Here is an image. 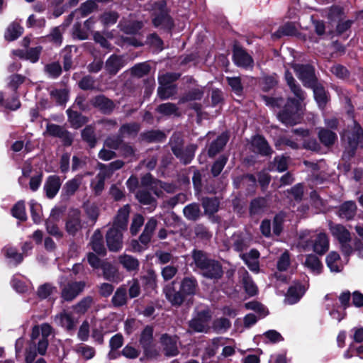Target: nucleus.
<instances>
[{"instance_id": "nucleus-23", "label": "nucleus", "mask_w": 363, "mask_h": 363, "mask_svg": "<svg viewBox=\"0 0 363 363\" xmlns=\"http://www.w3.org/2000/svg\"><path fill=\"white\" fill-rule=\"evenodd\" d=\"M284 79L291 91L295 95V96L301 101H304L306 99V94L301 89V86L296 82L292 73L289 69L285 71Z\"/></svg>"}, {"instance_id": "nucleus-6", "label": "nucleus", "mask_w": 363, "mask_h": 363, "mask_svg": "<svg viewBox=\"0 0 363 363\" xmlns=\"http://www.w3.org/2000/svg\"><path fill=\"white\" fill-rule=\"evenodd\" d=\"M154 328L152 325H146L141 331L139 343L143 349V355L146 359H152L158 356L154 343Z\"/></svg>"}, {"instance_id": "nucleus-45", "label": "nucleus", "mask_w": 363, "mask_h": 363, "mask_svg": "<svg viewBox=\"0 0 363 363\" xmlns=\"http://www.w3.org/2000/svg\"><path fill=\"white\" fill-rule=\"evenodd\" d=\"M140 130V125L138 123H127L122 124L118 130V133L124 138L125 135H136Z\"/></svg>"}, {"instance_id": "nucleus-46", "label": "nucleus", "mask_w": 363, "mask_h": 363, "mask_svg": "<svg viewBox=\"0 0 363 363\" xmlns=\"http://www.w3.org/2000/svg\"><path fill=\"white\" fill-rule=\"evenodd\" d=\"M228 160V156L223 154L220 155L218 158L213 162L211 168V173L213 177H217L220 174Z\"/></svg>"}, {"instance_id": "nucleus-44", "label": "nucleus", "mask_w": 363, "mask_h": 363, "mask_svg": "<svg viewBox=\"0 0 363 363\" xmlns=\"http://www.w3.org/2000/svg\"><path fill=\"white\" fill-rule=\"evenodd\" d=\"M267 201L264 197H257L251 200L249 207L250 216L259 214L266 207Z\"/></svg>"}, {"instance_id": "nucleus-29", "label": "nucleus", "mask_w": 363, "mask_h": 363, "mask_svg": "<svg viewBox=\"0 0 363 363\" xmlns=\"http://www.w3.org/2000/svg\"><path fill=\"white\" fill-rule=\"evenodd\" d=\"M241 283L249 296H255L258 294V288L247 270H244L241 276Z\"/></svg>"}, {"instance_id": "nucleus-63", "label": "nucleus", "mask_w": 363, "mask_h": 363, "mask_svg": "<svg viewBox=\"0 0 363 363\" xmlns=\"http://www.w3.org/2000/svg\"><path fill=\"white\" fill-rule=\"evenodd\" d=\"M287 193L293 196L294 199L300 202L303 200L304 194V185L303 183H298L291 189H287Z\"/></svg>"}, {"instance_id": "nucleus-7", "label": "nucleus", "mask_w": 363, "mask_h": 363, "mask_svg": "<svg viewBox=\"0 0 363 363\" xmlns=\"http://www.w3.org/2000/svg\"><path fill=\"white\" fill-rule=\"evenodd\" d=\"M292 68L305 87H313L318 82L315 69L312 65L295 63L292 65Z\"/></svg>"}, {"instance_id": "nucleus-40", "label": "nucleus", "mask_w": 363, "mask_h": 363, "mask_svg": "<svg viewBox=\"0 0 363 363\" xmlns=\"http://www.w3.org/2000/svg\"><path fill=\"white\" fill-rule=\"evenodd\" d=\"M127 289L125 286H119L115 291L111 303L115 308H120L127 304Z\"/></svg>"}, {"instance_id": "nucleus-4", "label": "nucleus", "mask_w": 363, "mask_h": 363, "mask_svg": "<svg viewBox=\"0 0 363 363\" xmlns=\"http://www.w3.org/2000/svg\"><path fill=\"white\" fill-rule=\"evenodd\" d=\"M340 135L350 158L355 155L359 147H363V128L357 121H354L352 125H348Z\"/></svg>"}, {"instance_id": "nucleus-22", "label": "nucleus", "mask_w": 363, "mask_h": 363, "mask_svg": "<svg viewBox=\"0 0 363 363\" xmlns=\"http://www.w3.org/2000/svg\"><path fill=\"white\" fill-rule=\"evenodd\" d=\"M297 34L298 30L295 23L292 21H288L280 26L275 32L272 33V38L273 40H277L284 36H296Z\"/></svg>"}, {"instance_id": "nucleus-54", "label": "nucleus", "mask_w": 363, "mask_h": 363, "mask_svg": "<svg viewBox=\"0 0 363 363\" xmlns=\"http://www.w3.org/2000/svg\"><path fill=\"white\" fill-rule=\"evenodd\" d=\"M106 334L105 331V327L102 323H100L99 325H94L91 329V337L99 345H103L104 343V335Z\"/></svg>"}, {"instance_id": "nucleus-51", "label": "nucleus", "mask_w": 363, "mask_h": 363, "mask_svg": "<svg viewBox=\"0 0 363 363\" xmlns=\"http://www.w3.org/2000/svg\"><path fill=\"white\" fill-rule=\"evenodd\" d=\"M244 306L247 310L255 311L261 318H264L269 314L268 309L261 302L255 300L245 303Z\"/></svg>"}, {"instance_id": "nucleus-5", "label": "nucleus", "mask_w": 363, "mask_h": 363, "mask_svg": "<svg viewBox=\"0 0 363 363\" xmlns=\"http://www.w3.org/2000/svg\"><path fill=\"white\" fill-rule=\"evenodd\" d=\"M298 99L289 97L283 108L277 113L278 120L286 126H294L302 118L301 102Z\"/></svg>"}, {"instance_id": "nucleus-2", "label": "nucleus", "mask_w": 363, "mask_h": 363, "mask_svg": "<svg viewBox=\"0 0 363 363\" xmlns=\"http://www.w3.org/2000/svg\"><path fill=\"white\" fill-rule=\"evenodd\" d=\"M191 257L203 277L213 282L218 281L223 277L224 271L221 263L218 260L211 258L205 251L194 249L191 251Z\"/></svg>"}, {"instance_id": "nucleus-15", "label": "nucleus", "mask_w": 363, "mask_h": 363, "mask_svg": "<svg viewBox=\"0 0 363 363\" xmlns=\"http://www.w3.org/2000/svg\"><path fill=\"white\" fill-rule=\"evenodd\" d=\"M144 23L142 21L133 19L129 17H123L118 24L119 30L127 35H136L143 28Z\"/></svg>"}, {"instance_id": "nucleus-57", "label": "nucleus", "mask_w": 363, "mask_h": 363, "mask_svg": "<svg viewBox=\"0 0 363 363\" xmlns=\"http://www.w3.org/2000/svg\"><path fill=\"white\" fill-rule=\"evenodd\" d=\"M180 77V73L167 72L166 74L159 77V84L162 86H177L173 83L177 81Z\"/></svg>"}, {"instance_id": "nucleus-11", "label": "nucleus", "mask_w": 363, "mask_h": 363, "mask_svg": "<svg viewBox=\"0 0 363 363\" xmlns=\"http://www.w3.org/2000/svg\"><path fill=\"white\" fill-rule=\"evenodd\" d=\"M90 104L92 108H94L104 116L111 115L116 106L114 101L104 94H99L91 97Z\"/></svg>"}, {"instance_id": "nucleus-58", "label": "nucleus", "mask_w": 363, "mask_h": 363, "mask_svg": "<svg viewBox=\"0 0 363 363\" xmlns=\"http://www.w3.org/2000/svg\"><path fill=\"white\" fill-rule=\"evenodd\" d=\"M228 84L232 91L238 96H241L243 92V85L240 77H228L226 78Z\"/></svg>"}, {"instance_id": "nucleus-41", "label": "nucleus", "mask_w": 363, "mask_h": 363, "mask_svg": "<svg viewBox=\"0 0 363 363\" xmlns=\"http://www.w3.org/2000/svg\"><path fill=\"white\" fill-rule=\"evenodd\" d=\"M305 265L312 272L319 274L322 272L323 265L320 259L314 254L306 255Z\"/></svg>"}, {"instance_id": "nucleus-35", "label": "nucleus", "mask_w": 363, "mask_h": 363, "mask_svg": "<svg viewBox=\"0 0 363 363\" xmlns=\"http://www.w3.org/2000/svg\"><path fill=\"white\" fill-rule=\"evenodd\" d=\"M318 137L320 142L326 147L333 145L337 140V135L335 132L324 128L319 130Z\"/></svg>"}, {"instance_id": "nucleus-56", "label": "nucleus", "mask_w": 363, "mask_h": 363, "mask_svg": "<svg viewBox=\"0 0 363 363\" xmlns=\"http://www.w3.org/2000/svg\"><path fill=\"white\" fill-rule=\"evenodd\" d=\"M177 86H160L157 88V96L161 100L168 99L177 94Z\"/></svg>"}, {"instance_id": "nucleus-31", "label": "nucleus", "mask_w": 363, "mask_h": 363, "mask_svg": "<svg viewBox=\"0 0 363 363\" xmlns=\"http://www.w3.org/2000/svg\"><path fill=\"white\" fill-rule=\"evenodd\" d=\"M142 140L148 143H162L166 138V134L160 130H147L140 134Z\"/></svg>"}, {"instance_id": "nucleus-1", "label": "nucleus", "mask_w": 363, "mask_h": 363, "mask_svg": "<svg viewBox=\"0 0 363 363\" xmlns=\"http://www.w3.org/2000/svg\"><path fill=\"white\" fill-rule=\"evenodd\" d=\"M198 287V281L195 277H184L180 282L174 280L167 284L163 289V293L172 306L179 307L189 298L194 297Z\"/></svg>"}, {"instance_id": "nucleus-8", "label": "nucleus", "mask_w": 363, "mask_h": 363, "mask_svg": "<svg viewBox=\"0 0 363 363\" xmlns=\"http://www.w3.org/2000/svg\"><path fill=\"white\" fill-rule=\"evenodd\" d=\"M232 59L234 64L244 69L252 68L254 60L247 50L240 45L239 41L235 40L232 47Z\"/></svg>"}, {"instance_id": "nucleus-27", "label": "nucleus", "mask_w": 363, "mask_h": 363, "mask_svg": "<svg viewBox=\"0 0 363 363\" xmlns=\"http://www.w3.org/2000/svg\"><path fill=\"white\" fill-rule=\"evenodd\" d=\"M333 236L340 242H351L350 232L342 224H335L330 226Z\"/></svg>"}, {"instance_id": "nucleus-20", "label": "nucleus", "mask_w": 363, "mask_h": 363, "mask_svg": "<svg viewBox=\"0 0 363 363\" xmlns=\"http://www.w3.org/2000/svg\"><path fill=\"white\" fill-rule=\"evenodd\" d=\"M62 185V182L59 176L50 175L48 177L45 184L44 191L48 199H53L58 193Z\"/></svg>"}, {"instance_id": "nucleus-47", "label": "nucleus", "mask_w": 363, "mask_h": 363, "mask_svg": "<svg viewBox=\"0 0 363 363\" xmlns=\"http://www.w3.org/2000/svg\"><path fill=\"white\" fill-rule=\"evenodd\" d=\"M135 198L138 202L143 205H155L157 200L153 197L151 193L145 189H140L135 194Z\"/></svg>"}, {"instance_id": "nucleus-28", "label": "nucleus", "mask_w": 363, "mask_h": 363, "mask_svg": "<svg viewBox=\"0 0 363 363\" xmlns=\"http://www.w3.org/2000/svg\"><path fill=\"white\" fill-rule=\"evenodd\" d=\"M309 89L313 91L314 99L318 107L321 109H324L329 101L325 87L321 84L317 82L314 86L310 87Z\"/></svg>"}, {"instance_id": "nucleus-62", "label": "nucleus", "mask_w": 363, "mask_h": 363, "mask_svg": "<svg viewBox=\"0 0 363 363\" xmlns=\"http://www.w3.org/2000/svg\"><path fill=\"white\" fill-rule=\"evenodd\" d=\"M98 9V4H96V1L94 0H86L83 2L79 8V11L81 13L82 17H86L90 13H91L94 11Z\"/></svg>"}, {"instance_id": "nucleus-37", "label": "nucleus", "mask_w": 363, "mask_h": 363, "mask_svg": "<svg viewBox=\"0 0 363 363\" xmlns=\"http://www.w3.org/2000/svg\"><path fill=\"white\" fill-rule=\"evenodd\" d=\"M23 33V28L18 22H12L6 28L4 38L7 41H13L18 39Z\"/></svg>"}, {"instance_id": "nucleus-12", "label": "nucleus", "mask_w": 363, "mask_h": 363, "mask_svg": "<svg viewBox=\"0 0 363 363\" xmlns=\"http://www.w3.org/2000/svg\"><path fill=\"white\" fill-rule=\"evenodd\" d=\"M178 337L171 335L168 333L162 334L160 337V342L162 347L164 354L166 357H176L179 354V350L177 347Z\"/></svg>"}, {"instance_id": "nucleus-30", "label": "nucleus", "mask_w": 363, "mask_h": 363, "mask_svg": "<svg viewBox=\"0 0 363 363\" xmlns=\"http://www.w3.org/2000/svg\"><path fill=\"white\" fill-rule=\"evenodd\" d=\"M118 262L127 272H138L139 270V260L131 255H121L118 257Z\"/></svg>"}, {"instance_id": "nucleus-16", "label": "nucleus", "mask_w": 363, "mask_h": 363, "mask_svg": "<svg viewBox=\"0 0 363 363\" xmlns=\"http://www.w3.org/2000/svg\"><path fill=\"white\" fill-rule=\"evenodd\" d=\"M250 145L253 147V151L261 156L268 157L273 152L267 139L260 134H256L252 137Z\"/></svg>"}, {"instance_id": "nucleus-33", "label": "nucleus", "mask_w": 363, "mask_h": 363, "mask_svg": "<svg viewBox=\"0 0 363 363\" xmlns=\"http://www.w3.org/2000/svg\"><path fill=\"white\" fill-rule=\"evenodd\" d=\"M82 140L87 143L90 148H94L97 144L95 128L92 125H86L81 131Z\"/></svg>"}, {"instance_id": "nucleus-9", "label": "nucleus", "mask_w": 363, "mask_h": 363, "mask_svg": "<svg viewBox=\"0 0 363 363\" xmlns=\"http://www.w3.org/2000/svg\"><path fill=\"white\" fill-rule=\"evenodd\" d=\"M211 319L212 313L208 308L201 310L189 321V327L195 333H207Z\"/></svg>"}, {"instance_id": "nucleus-25", "label": "nucleus", "mask_w": 363, "mask_h": 363, "mask_svg": "<svg viewBox=\"0 0 363 363\" xmlns=\"http://www.w3.org/2000/svg\"><path fill=\"white\" fill-rule=\"evenodd\" d=\"M357 208V205L354 201H347L340 205L337 214L340 218L350 220L355 216Z\"/></svg>"}, {"instance_id": "nucleus-3", "label": "nucleus", "mask_w": 363, "mask_h": 363, "mask_svg": "<svg viewBox=\"0 0 363 363\" xmlns=\"http://www.w3.org/2000/svg\"><path fill=\"white\" fill-rule=\"evenodd\" d=\"M152 24L155 28H160L167 34H172L175 23L170 15L166 0L155 1L151 6Z\"/></svg>"}, {"instance_id": "nucleus-64", "label": "nucleus", "mask_w": 363, "mask_h": 363, "mask_svg": "<svg viewBox=\"0 0 363 363\" xmlns=\"http://www.w3.org/2000/svg\"><path fill=\"white\" fill-rule=\"evenodd\" d=\"M150 66L146 62L138 63L132 67L131 73L133 75L138 77H143L148 74L150 72Z\"/></svg>"}, {"instance_id": "nucleus-17", "label": "nucleus", "mask_w": 363, "mask_h": 363, "mask_svg": "<svg viewBox=\"0 0 363 363\" xmlns=\"http://www.w3.org/2000/svg\"><path fill=\"white\" fill-rule=\"evenodd\" d=\"M230 133L228 130L223 131L221 134L217 136L209 145L207 155L210 158L214 157L220 153L225 147L230 139Z\"/></svg>"}, {"instance_id": "nucleus-39", "label": "nucleus", "mask_w": 363, "mask_h": 363, "mask_svg": "<svg viewBox=\"0 0 363 363\" xmlns=\"http://www.w3.org/2000/svg\"><path fill=\"white\" fill-rule=\"evenodd\" d=\"M100 269L102 270L104 278L106 280L112 282L117 281L118 279V271L111 262L106 261L103 262Z\"/></svg>"}, {"instance_id": "nucleus-38", "label": "nucleus", "mask_w": 363, "mask_h": 363, "mask_svg": "<svg viewBox=\"0 0 363 363\" xmlns=\"http://www.w3.org/2000/svg\"><path fill=\"white\" fill-rule=\"evenodd\" d=\"M220 202L216 197H203L201 205L204 209V213L208 216H213L219 208Z\"/></svg>"}, {"instance_id": "nucleus-34", "label": "nucleus", "mask_w": 363, "mask_h": 363, "mask_svg": "<svg viewBox=\"0 0 363 363\" xmlns=\"http://www.w3.org/2000/svg\"><path fill=\"white\" fill-rule=\"evenodd\" d=\"M197 149V145L195 144H189L180 150L179 155L178 157H176L177 159L180 160V162L184 164L187 165L191 162L195 156V152Z\"/></svg>"}, {"instance_id": "nucleus-53", "label": "nucleus", "mask_w": 363, "mask_h": 363, "mask_svg": "<svg viewBox=\"0 0 363 363\" xmlns=\"http://www.w3.org/2000/svg\"><path fill=\"white\" fill-rule=\"evenodd\" d=\"M344 9L339 5L331 6L327 13V18L331 22L339 21L343 17Z\"/></svg>"}, {"instance_id": "nucleus-43", "label": "nucleus", "mask_w": 363, "mask_h": 363, "mask_svg": "<svg viewBox=\"0 0 363 363\" xmlns=\"http://www.w3.org/2000/svg\"><path fill=\"white\" fill-rule=\"evenodd\" d=\"M156 111L163 116L174 115L179 116V108L175 104L167 102L158 105Z\"/></svg>"}, {"instance_id": "nucleus-55", "label": "nucleus", "mask_w": 363, "mask_h": 363, "mask_svg": "<svg viewBox=\"0 0 363 363\" xmlns=\"http://www.w3.org/2000/svg\"><path fill=\"white\" fill-rule=\"evenodd\" d=\"M80 182L77 179H72L67 181L62 187V194L67 197L73 196L78 190Z\"/></svg>"}, {"instance_id": "nucleus-52", "label": "nucleus", "mask_w": 363, "mask_h": 363, "mask_svg": "<svg viewBox=\"0 0 363 363\" xmlns=\"http://www.w3.org/2000/svg\"><path fill=\"white\" fill-rule=\"evenodd\" d=\"M203 91L199 88H193L186 92L180 99V102L185 103L196 100H201L203 96Z\"/></svg>"}, {"instance_id": "nucleus-26", "label": "nucleus", "mask_w": 363, "mask_h": 363, "mask_svg": "<svg viewBox=\"0 0 363 363\" xmlns=\"http://www.w3.org/2000/svg\"><path fill=\"white\" fill-rule=\"evenodd\" d=\"M123 66L122 57L116 54L111 55L105 62V69L111 76L116 75Z\"/></svg>"}, {"instance_id": "nucleus-24", "label": "nucleus", "mask_w": 363, "mask_h": 363, "mask_svg": "<svg viewBox=\"0 0 363 363\" xmlns=\"http://www.w3.org/2000/svg\"><path fill=\"white\" fill-rule=\"evenodd\" d=\"M66 113L68 122L74 129H79L82 128L89 121V118L87 116H84L81 112L74 111L70 108L67 109Z\"/></svg>"}, {"instance_id": "nucleus-32", "label": "nucleus", "mask_w": 363, "mask_h": 363, "mask_svg": "<svg viewBox=\"0 0 363 363\" xmlns=\"http://www.w3.org/2000/svg\"><path fill=\"white\" fill-rule=\"evenodd\" d=\"M329 249V240L328 236L324 233H319L313 242V250L319 255H324Z\"/></svg>"}, {"instance_id": "nucleus-61", "label": "nucleus", "mask_w": 363, "mask_h": 363, "mask_svg": "<svg viewBox=\"0 0 363 363\" xmlns=\"http://www.w3.org/2000/svg\"><path fill=\"white\" fill-rule=\"evenodd\" d=\"M45 71L50 77L57 79L62 74V69L59 62H53L45 66Z\"/></svg>"}, {"instance_id": "nucleus-21", "label": "nucleus", "mask_w": 363, "mask_h": 363, "mask_svg": "<svg viewBox=\"0 0 363 363\" xmlns=\"http://www.w3.org/2000/svg\"><path fill=\"white\" fill-rule=\"evenodd\" d=\"M90 245L93 251L99 256L106 255V249L104 246V236L101 231L97 229L91 237Z\"/></svg>"}, {"instance_id": "nucleus-50", "label": "nucleus", "mask_w": 363, "mask_h": 363, "mask_svg": "<svg viewBox=\"0 0 363 363\" xmlns=\"http://www.w3.org/2000/svg\"><path fill=\"white\" fill-rule=\"evenodd\" d=\"M4 255L7 259H11L13 267H17L23 260V254L19 253L16 248L10 247L5 250Z\"/></svg>"}, {"instance_id": "nucleus-48", "label": "nucleus", "mask_w": 363, "mask_h": 363, "mask_svg": "<svg viewBox=\"0 0 363 363\" xmlns=\"http://www.w3.org/2000/svg\"><path fill=\"white\" fill-rule=\"evenodd\" d=\"M340 259V255L335 252H330L325 258V262L327 267L330 269L332 272H341V267L337 264V262Z\"/></svg>"}, {"instance_id": "nucleus-19", "label": "nucleus", "mask_w": 363, "mask_h": 363, "mask_svg": "<svg viewBox=\"0 0 363 363\" xmlns=\"http://www.w3.org/2000/svg\"><path fill=\"white\" fill-rule=\"evenodd\" d=\"M306 292V289L303 284L298 281H294V284L290 286L286 293V298L289 303H296Z\"/></svg>"}, {"instance_id": "nucleus-42", "label": "nucleus", "mask_w": 363, "mask_h": 363, "mask_svg": "<svg viewBox=\"0 0 363 363\" xmlns=\"http://www.w3.org/2000/svg\"><path fill=\"white\" fill-rule=\"evenodd\" d=\"M278 75L276 73L271 75H265L260 81L261 89L264 92H269L278 84Z\"/></svg>"}, {"instance_id": "nucleus-59", "label": "nucleus", "mask_w": 363, "mask_h": 363, "mask_svg": "<svg viewBox=\"0 0 363 363\" xmlns=\"http://www.w3.org/2000/svg\"><path fill=\"white\" fill-rule=\"evenodd\" d=\"M169 143L172 153L175 157H178L180 150L184 147V139L177 134H173Z\"/></svg>"}, {"instance_id": "nucleus-18", "label": "nucleus", "mask_w": 363, "mask_h": 363, "mask_svg": "<svg viewBox=\"0 0 363 363\" xmlns=\"http://www.w3.org/2000/svg\"><path fill=\"white\" fill-rule=\"evenodd\" d=\"M82 228V220L80 211L75 209L68 215L65 223V230L72 236H75L77 232Z\"/></svg>"}, {"instance_id": "nucleus-13", "label": "nucleus", "mask_w": 363, "mask_h": 363, "mask_svg": "<svg viewBox=\"0 0 363 363\" xmlns=\"http://www.w3.org/2000/svg\"><path fill=\"white\" fill-rule=\"evenodd\" d=\"M123 233L115 228H109L106 234V245L110 252H117L123 246Z\"/></svg>"}, {"instance_id": "nucleus-36", "label": "nucleus", "mask_w": 363, "mask_h": 363, "mask_svg": "<svg viewBox=\"0 0 363 363\" xmlns=\"http://www.w3.org/2000/svg\"><path fill=\"white\" fill-rule=\"evenodd\" d=\"M183 213L188 220L191 221L198 220L202 215L198 203H191L186 205L183 209Z\"/></svg>"}, {"instance_id": "nucleus-60", "label": "nucleus", "mask_w": 363, "mask_h": 363, "mask_svg": "<svg viewBox=\"0 0 363 363\" xmlns=\"http://www.w3.org/2000/svg\"><path fill=\"white\" fill-rule=\"evenodd\" d=\"M123 138L119 133L118 134L108 136L104 142V145L111 150H118L123 143Z\"/></svg>"}, {"instance_id": "nucleus-49", "label": "nucleus", "mask_w": 363, "mask_h": 363, "mask_svg": "<svg viewBox=\"0 0 363 363\" xmlns=\"http://www.w3.org/2000/svg\"><path fill=\"white\" fill-rule=\"evenodd\" d=\"M11 215L21 221H26L27 216L26 213V206L23 201H18L16 203L11 210Z\"/></svg>"}, {"instance_id": "nucleus-10", "label": "nucleus", "mask_w": 363, "mask_h": 363, "mask_svg": "<svg viewBox=\"0 0 363 363\" xmlns=\"http://www.w3.org/2000/svg\"><path fill=\"white\" fill-rule=\"evenodd\" d=\"M46 133L51 137L60 138L64 147H70L74 142V135L65 126L48 123L46 125Z\"/></svg>"}, {"instance_id": "nucleus-14", "label": "nucleus", "mask_w": 363, "mask_h": 363, "mask_svg": "<svg viewBox=\"0 0 363 363\" xmlns=\"http://www.w3.org/2000/svg\"><path fill=\"white\" fill-rule=\"evenodd\" d=\"M85 286V282L82 281L68 282L62 289L61 298L65 301L70 302L84 291Z\"/></svg>"}]
</instances>
